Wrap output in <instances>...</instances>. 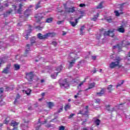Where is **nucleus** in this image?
Instances as JSON below:
<instances>
[{
    "label": "nucleus",
    "mask_w": 130,
    "mask_h": 130,
    "mask_svg": "<svg viewBox=\"0 0 130 130\" xmlns=\"http://www.w3.org/2000/svg\"><path fill=\"white\" fill-rule=\"evenodd\" d=\"M54 36H55V33L54 32H49L46 34L45 35H42L40 33L38 34V38L41 40L43 39H47L48 37H54Z\"/></svg>",
    "instance_id": "f257e3e1"
},
{
    "label": "nucleus",
    "mask_w": 130,
    "mask_h": 130,
    "mask_svg": "<svg viewBox=\"0 0 130 130\" xmlns=\"http://www.w3.org/2000/svg\"><path fill=\"white\" fill-rule=\"evenodd\" d=\"M115 60H117V61L112 62L110 64L109 68L110 69H114V68L118 67L119 64V62L120 61V60H121V58H120V57H116Z\"/></svg>",
    "instance_id": "f03ea898"
},
{
    "label": "nucleus",
    "mask_w": 130,
    "mask_h": 130,
    "mask_svg": "<svg viewBox=\"0 0 130 130\" xmlns=\"http://www.w3.org/2000/svg\"><path fill=\"white\" fill-rule=\"evenodd\" d=\"M125 45H129V43L126 42L125 41H123L122 42V44L121 45V46H120L119 45H117L116 46H114L113 48L114 49H115V48H116L117 50H118L119 52H120V51H121L122 46H125Z\"/></svg>",
    "instance_id": "7ed1b4c3"
},
{
    "label": "nucleus",
    "mask_w": 130,
    "mask_h": 130,
    "mask_svg": "<svg viewBox=\"0 0 130 130\" xmlns=\"http://www.w3.org/2000/svg\"><path fill=\"white\" fill-rule=\"evenodd\" d=\"M60 87L64 89H69L70 88V83L68 82L67 79H64L62 83H60Z\"/></svg>",
    "instance_id": "20e7f679"
},
{
    "label": "nucleus",
    "mask_w": 130,
    "mask_h": 130,
    "mask_svg": "<svg viewBox=\"0 0 130 130\" xmlns=\"http://www.w3.org/2000/svg\"><path fill=\"white\" fill-rule=\"evenodd\" d=\"M22 7H23L22 4H20L18 6L13 5V8L14 9V11H15L17 14H21V13H22Z\"/></svg>",
    "instance_id": "39448f33"
},
{
    "label": "nucleus",
    "mask_w": 130,
    "mask_h": 130,
    "mask_svg": "<svg viewBox=\"0 0 130 130\" xmlns=\"http://www.w3.org/2000/svg\"><path fill=\"white\" fill-rule=\"evenodd\" d=\"M115 29L109 30L108 31H105L104 36L105 37L106 36H110V37H113L114 36V32Z\"/></svg>",
    "instance_id": "423d86ee"
},
{
    "label": "nucleus",
    "mask_w": 130,
    "mask_h": 130,
    "mask_svg": "<svg viewBox=\"0 0 130 130\" xmlns=\"http://www.w3.org/2000/svg\"><path fill=\"white\" fill-rule=\"evenodd\" d=\"M61 70H62V66H59L56 69V71H57V72H55L54 74L51 75V78H52V79H56V77H57V74H58V73H60V71H61Z\"/></svg>",
    "instance_id": "0eeeda50"
},
{
    "label": "nucleus",
    "mask_w": 130,
    "mask_h": 130,
    "mask_svg": "<svg viewBox=\"0 0 130 130\" xmlns=\"http://www.w3.org/2000/svg\"><path fill=\"white\" fill-rule=\"evenodd\" d=\"M31 44H27L26 47V50H25V54H27V53H29V51H30V47H31V46L33 43H35V39L32 38L30 40Z\"/></svg>",
    "instance_id": "6e6552de"
},
{
    "label": "nucleus",
    "mask_w": 130,
    "mask_h": 130,
    "mask_svg": "<svg viewBox=\"0 0 130 130\" xmlns=\"http://www.w3.org/2000/svg\"><path fill=\"white\" fill-rule=\"evenodd\" d=\"M63 6L65 9V12L66 13H74V12L75 11V7L69 8L67 7V4H64Z\"/></svg>",
    "instance_id": "1a4fd4ad"
},
{
    "label": "nucleus",
    "mask_w": 130,
    "mask_h": 130,
    "mask_svg": "<svg viewBox=\"0 0 130 130\" xmlns=\"http://www.w3.org/2000/svg\"><path fill=\"white\" fill-rule=\"evenodd\" d=\"M34 77V72H30L28 73H26V77L28 81H32V79Z\"/></svg>",
    "instance_id": "9d476101"
},
{
    "label": "nucleus",
    "mask_w": 130,
    "mask_h": 130,
    "mask_svg": "<svg viewBox=\"0 0 130 130\" xmlns=\"http://www.w3.org/2000/svg\"><path fill=\"white\" fill-rule=\"evenodd\" d=\"M44 123H46V121H44V122L40 123V120L38 121V122L35 125V127H36V130L39 129V127L41 126L42 124H44Z\"/></svg>",
    "instance_id": "9b49d317"
},
{
    "label": "nucleus",
    "mask_w": 130,
    "mask_h": 130,
    "mask_svg": "<svg viewBox=\"0 0 130 130\" xmlns=\"http://www.w3.org/2000/svg\"><path fill=\"white\" fill-rule=\"evenodd\" d=\"M82 17H83V15H81L78 18L76 19H75V22H74V21H70V24L72 25V26L73 27H75V26H76L77 25V24H78V20H80V19H81V18H82Z\"/></svg>",
    "instance_id": "f8f14e48"
},
{
    "label": "nucleus",
    "mask_w": 130,
    "mask_h": 130,
    "mask_svg": "<svg viewBox=\"0 0 130 130\" xmlns=\"http://www.w3.org/2000/svg\"><path fill=\"white\" fill-rule=\"evenodd\" d=\"M28 122H29L28 121H24L25 124H21L22 129L25 130V129H27V128H28Z\"/></svg>",
    "instance_id": "ddd939ff"
},
{
    "label": "nucleus",
    "mask_w": 130,
    "mask_h": 130,
    "mask_svg": "<svg viewBox=\"0 0 130 130\" xmlns=\"http://www.w3.org/2000/svg\"><path fill=\"white\" fill-rule=\"evenodd\" d=\"M31 9H27L25 12H24V16L26 18L29 17V16H30V15H31Z\"/></svg>",
    "instance_id": "4468645a"
},
{
    "label": "nucleus",
    "mask_w": 130,
    "mask_h": 130,
    "mask_svg": "<svg viewBox=\"0 0 130 130\" xmlns=\"http://www.w3.org/2000/svg\"><path fill=\"white\" fill-rule=\"evenodd\" d=\"M30 33H31V29H28L27 30H26L25 32L23 34V35L26 39H28V36L30 35Z\"/></svg>",
    "instance_id": "2eb2a0df"
},
{
    "label": "nucleus",
    "mask_w": 130,
    "mask_h": 130,
    "mask_svg": "<svg viewBox=\"0 0 130 130\" xmlns=\"http://www.w3.org/2000/svg\"><path fill=\"white\" fill-rule=\"evenodd\" d=\"M35 18L36 19H38L39 21H40L43 18V15L41 13H38L35 15Z\"/></svg>",
    "instance_id": "dca6fc26"
},
{
    "label": "nucleus",
    "mask_w": 130,
    "mask_h": 130,
    "mask_svg": "<svg viewBox=\"0 0 130 130\" xmlns=\"http://www.w3.org/2000/svg\"><path fill=\"white\" fill-rule=\"evenodd\" d=\"M78 114H83V115H87L88 114V106L85 107V113H83L82 111H80L79 113Z\"/></svg>",
    "instance_id": "f3484780"
},
{
    "label": "nucleus",
    "mask_w": 130,
    "mask_h": 130,
    "mask_svg": "<svg viewBox=\"0 0 130 130\" xmlns=\"http://www.w3.org/2000/svg\"><path fill=\"white\" fill-rule=\"evenodd\" d=\"M117 31H118V32H119L120 33H124L125 30L124 28L122 27V26H121L117 29Z\"/></svg>",
    "instance_id": "a211bd4d"
},
{
    "label": "nucleus",
    "mask_w": 130,
    "mask_h": 130,
    "mask_svg": "<svg viewBox=\"0 0 130 130\" xmlns=\"http://www.w3.org/2000/svg\"><path fill=\"white\" fill-rule=\"evenodd\" d=\"M106 109L109 111H116V110H115V109H114V108H110V106L109 105L106 106Z\"/></svg>",
    "instance_id": "6ab92c4d"
},
{
    "label": "nucleus",
    "mask_w": 130,
    "mask_h": 130,
    "mask_svg": "<svg viewBox=\"0 0 130 130\" xmlns=\"http://www.w3.org/2000/svg\"><path fill=\"white\" fill-rule=\"evenodd\" d=\"M10 70V67H7L6 68L4 69L2 73L3 74H9V70Z\"/></svg>",
    "instance_id": "aec40b11"
},
{
    "label": "nucleus",
    "mask_w": 130,
    "mask_h": 130,
    "mask_svg": "<svg viewBox=\"0 0 130 130\" xmlns=\"http://www.w3.org/2000/svg\"><path fill=\"white\" fill-rule=\"evenodd\" d=\"M98 17H99V14L97 13L96 15H94L93 17L91 19L92 21H97V19H98Z\"/></svg>",
    "instance_id": "412c9836"
},
{
    "label": "nucleus",
    "mask_w": 130,
    "mask_h": 130,
    "mask_svg": "<svg viewBox=\"0 0 130 130\" xmlns=\"http://www.w3.org/2000/svg\"><path fill=\"white\" fill-rule=\"evenodd\" d=\"M18 124H19V123L15 121H12L10 125L12 126H16L17 125H18Z\"/></svg>",
    "instance_id": "4be33fe9"
},
{
    "label": "nucleus",
    "mask_w": 130,
    "mask_h": 130,
    "mask_svg": "<svg viewBox=\"0 0 130 130\" xmlns=\"http://www.w3.org/2000/svg\"><path fill=\"white\" fill-rule=\"evenodd\" d=\"M94 123H95L96 125H99V124H100L101 121L99 120V119L94 118Z\"/></svg>",
    "instance_id": "5701e85b"
},
{
    "label": "nucleus",
    "mask_w": 130,
    "mask_h": 130,
    "mask_svg": "<svg viewBox=\"0 0 130 130\" xmlns=\"http://www.w3.org/2000/svg\"><path fill=\"white\" fill-rule=\"evenodd\" d=\"M14 67L15 71H19V70H20V65L18 64H15Z\"/></svg>",
    "instance_id": "b1692460"
},
{
    "label": "nucleus",
    "mask_w": 130,
    "mask_h": 130,
    "mask_svg": "<svg viewBox=\"0 0 130 130\" xmlns=\"http://www.w3.org/2000/svg\"><path fill=\"white\" fill-rule=\"evenodd\" d=\"M75 60H76L75 59L72 60V61L70 62L69 68H72V67H73V66H74Z\"/></svg>",
    "instance_id": "393cba45"
},
{
    "label": "nucleus",
    "mask_w": 130,
    "mask_h": 130,
    "mask_svg": "<svg viewBox=\"0 0 130 130\" xmlns=\"http://www.w3.org/2000/svg\"><path fill=\"white\" fill-rule=\"evenodd\" d=\"M47 104L48 105L49 108H52V107L54 106V105L53 104V103L51 102L47 103Z\"/></svg>",
    "instance_id": "a878e982"
},
{
    "label": "nucleus",
    "mask_w": 130,
    "mask_h": 130,
    "mask_svg": "<svg viewBox=\"0 0 130 130\" xmlns=\"http://www.w3.org/2000/svg\"><path fill=\"white\" fill-rule=\"evenodd\" d=\"M103 2L100 3V4L96 7V9H102V8H103Z\"/></svg>",
    "instance_id": "bb28decb"
},
{
    "label": "nucleus",
    "mask_w": 130,
    "mask_h": 130,
    "mask_svg": "<svg viewBox=\"0 0 130 130\" xmlns=\"http://www.w3.org/2000/svg\"><path fill=\"white\" fill-rule=\"evenodd\" d=\"M23 93L25 92L27 95H29L30 94V93H31V90L30 89H28L27 90H23Z\"/></svg>",
    "instance_id": "cd10ccee"
},
{
    "label": "nucleus",
    "mask_w": 130,
    "mask_h": 130,
    "mask_svg": "<svg viewBox=\"0 0 130 130\" xmlns=\"http://www.w3.org/2000/svg\"><path fill=\"white\" fill-rule=\"evenodd\" d=\"M104 94V90L102 89L101 92H98L97 95L98 96H102Z\"/></svg>",
    "instance_id": "c85d7f7f"
},
{
    "label": "nucleus",
    "mask_w": 130,
    "mask_h": 130,
    "mask_svg": "<svg viewBox=\"0 0 130 130\" xmlns=\"http://www.w3.org/2000/svg\"><path fill=\"white\" fill-rule=\"evenodd\" d=\"M84 29H85V26L83 25L81 26L80 28V34L81 35H83L84 34V32H83Z\"/></svg>",
    "instance_id": "c756f323"
},
{
    "label": "nucleus",
    "mask_w": 130,
    "mask_h": 130,
    "mask_svg": "<svg viewBox=\"0 0 130 130\" xmlns=\"http://www.w3.org/2000/svg\"><path fill=\"white\" fill-rule=\"evenodd\" d=\"M71 108V105L70 104H68L66 105L64 107L65 110H68V109H70Z\"/></svg>",
    "instance_id": "7c9ffc66"
},
{
    "label": "nucleus",
    "mask_w": 130,
    "mask_h": 130,
    "mask_svg": "<svg viewBox=\"0 0 130 130\" xmlns=\"http://www.w3.org/2000/svg\"><path fill=\"white\" fill-rule=\"evenodd\" d=\"M123 80H121L120 81V83H118V84L116 86V88H118V87H120V86H121V85H122V84H123Z\"/></svg>",
    "instance_id": "2f4dec72"
},
{
    "label": "nucleus",
    "mask_w": 130,
    "mask_h": 130,
    "mask_svg": "<svg viewBox=\"0 0 130 130\" xmlns=\"http://www.w3.org/2000/svg\"><path fill=\"white\" fill-rule=\"evenodd\" d=\"M12 12H13V10H12V9H10V10L7 12L6 14H4V17H7V15H10V14H11Z\"/></svg>",
    "instance_id": "473e14b6"
},
{
    "label": "nucleus",
    "mask_w": 130,
    "mask_h": 130,
    "mask_svg": "<svg viewBox=\"0 0 130 130\" xmlns=\"http://www.w3.org/2000/svg\"><path fill=\"white\" fill-rule=\"evenodd\" d=\"M94 86H95L94 83H90L89 84V89H92V88H94Z\"/></svg>",
    "instance_id": "72a5a7b5"
},
{
    "label": "nucleus",
    "mask_w": 130,
    "mask_h": 130,
    "mask_svg": "<svg viewBox=\"0 0 130 130\" xmlns=\"http://www.w3.org/2000/svg\"><path fill=\"white\" fill-rule=\"evenodd\" d=\"M52 18H49L48 19H47L46 20V22L47 23H51V22H52Z\"/></svg>",
    "instance_id": "f704fd0d"
},
{
    "label": "nucleus",
    "mask_w": 130,
    "mask_h": 130,
    "mask_svg": "<svg viewBox=\"0 0 130 130\" xmlns=\"http://www.w3.org/2000/svg\"><path fill=\"white\" fill-rule=\"evenodd\" d=\"M114 13L115 14V15L117 16V17H119V15H120V14H122V13H120L118 12L117 11H114Z\"/></svg>",
    "instance_id": "c9c22d12"
},
{
    "label": "nucleus",
    "mask_w": 130,
    "mask_h": 130,
    "mask_svg": "<svg viewBox=\"0 0 130 130\" xmlns=\"http://www.w3.org/2000/svg\"><path fill=\"white\" fill-rule=\"evenodd\" d=\"M5 105V103L3 102V98L0 96V105Z\"/></svg>",
    "instance_id": "e433bc0d"
},
{
    "label": "nucleus",
    "mask_w": 130,
    "mask_h": 130,
    "mask_svg": "<svg viewBox=\"0 0 130 130\" xmlns=\"http://www.w3.org/2000/svg\"><path fill=\"white\" fill-rule=\"evenodd\" d=\"M106 19L109 23H111L112 22V19L111 18H107Z\"/></svg>",
    "instance_id": "4c0bfd02"
},
{
    "label": "nucleus",
    "mask_w": 130,
    "mask_h": 130,
    "mask_svg": "<svg viewBox=\"0 0 130 130\" xmlns=\"http://www.w3.org/2000/svg\"><path fill=\"white\" fill-rule=\"evenodd\" d=\"M41 6H40V2H39L38 3V5H36V10H37L38 9H39Z\"/></svg>",
    "instance_id": "58836bf2"
},
{
    "label": "nucleus",
    "mask_w": 130,
    "mask_h": 130,
    "mask_svg": "<svg viewBox=\"0 0 130 130\" xmlns=\"http://www.w3.org/2000/svg\"><path fill=\"white\" fill-rule=\"evenodd\" d=\"M19 98H20V95L17 94V95L16 96V99H15V101H14V104H16L17 103V100H18V99H19Z\"/></svg>",
    "instance_id": "ea45409f"
},
{
    "label": "nucleus",
    "mask_w": 130,
    "mask_h": 130,
    "mask_svg": "<svg viewBox=\"0 0 130 130\" xmlns=\"http://www.w3.org/2000/svg\"><path fill=\"white\" fill-rule=\"evenodd\" d=\"M73 116H75V114H71L70 116L68 117V118L69 119H71V118H73Z\"/></svg>",
    "instance_id": "a19ab883"
},
{
    "label": "nucleus",
    "mask_w": 130,
    "mask_h": 130,
    "mask_svg": "<svg viewBox=\"0 0 130 130\" xmlns=\"http://www.w3.org/2000/svg\"><path fill=\"white\" fill-rule=\"evenodd\" d=\"M9 122H10V121H9V120H8V118H6V119H5V120L4 121V123H5V124H8V123H9Z\"/></svg>",
    "instance_id": "79ce46f5"
},
{
    "label": "nucleus",
    "mask_w": 130,
    "mask_h": 130,
    "mask_svg": "<svg viewBox=\"0 0 130 130\" xmlns=\"http://www.w3.org/2000/svg\"><path fill=\"white\" fill-rule=\"evenodd\" d=\"M85 82H86V79H85L84 81H82L81 83L79 84L78 88H80V87H81V86H82V85H83V84H84Z\"/></svg>",
    "instance_id": "37998d69"
},
{
    "label": "nucleus",
    "mask_w": 130,
    "mask_h": 130,
    "mask_svg": "<svg viewBox=\"0 0 130 130\" xmlns=\"http://www.w3.org/2000/svg\"><path fill=\"white\" fill-rule=\"evenodd\" d=\"M111 88H112V85H110L108 87V90L110 92L111 91Z\"/></svg>",
    "instance_id": "c03bdc74"
},
{
    "label": "nucleus",
    "mask_w": 130,
    "mask_h": 130,
    "mask_svg": "<svg viewBox=\"0 0 130 130\" xmlns=\"http://www.w3.org/2000/svg\"><path fill=\"white\" fill-rule=\"evenodd\" d=\"M123 5H124V3L122 4H119L118 7V8H120V9H122V7H123Z\"/></svg>",
    "instance_id": "a18cd8bd"
},
{
    "label": "nucleus",
    "mask_w": 130,
    "mask_h": 130,
    "mask_svg": "<svg viewBox=\"0 0 130 130\" xmlns=\"http://www.w3.org/2000/svg\"><path fill=\"white\" fill-rule=\"evenodd\" d=\"M36 29H38V30H42V29H43V27L40 26H36Z\"/></svg>",
    "instance_id": "49530a36"
},
{
    "label": "nucleus",
    "mask_w": 130,
    "mask_h": 130,
    "mask_svg": "<svg viewBox=\"0 0 130 130\" xmlns=\"http://www.w3.org/2000/svg\"><path fill=\"white\" fill-rule=\"evenodd\" d=\"M59 130H64V126H60L59 127Z\"/></svg>",
    "instance_id": "de8ad7c7"
},
{
    "label": "nucleus",
    "mask_w": 130,
    "mask_h": 130,
    "mask_svg": "<svg viewBox=\"0 0 130 130\" xmlns=\"http://www.w3.org/2000/svg\"><path fill=\"white\" fill-rule=\"evenodd\" d=\"M79 6L81 8H84V7H86V5H85L84 4H80Z\"/></svg>",
    "instance_id": "09e8293b"
},
{
    "label": "nucleus",
    "mask_w": 130,
    "mask_h": 130,
    "mask_svg": "<svg viewBox=\"0 0 130 130\" xmlns=\"http://www.w3.org/2000/svg\"><path fill=\"white\" fill-rule=\"evenodd\" d=\"M4 6L5 7H9V3L8 2H5L4 4Z\"/></svg>",
    "instance_id": "8fccbe9b"
},
{
    "label": "nucleus",
    "mask_w": 130,
    "mask_h": 130,
    "mask_svg": "<svg viewBox=\"0 0 130 130\" xmlns=\"http://www.w3.org/2000/svg\"><path fill=\"white\" fill-rule=\"evenodd\" d=\"M52 44L53 45H54V46H56L57 43H56V42L53 41V42H52Z\"/></svg>",
    "instance_id": "3c124183"
},
{
    "label": "nucleus",
    "mask_w": 130,
    "mask_h": 130,
    "mask_svg": "<svg viewBox=\"0 0 130 130\" xmlns=\"http://www.w3.org/2000/svg\"><path fill=\"white\" fill-rule=\"evenodd\" d=\"M100 99H96V100H95V103H100Z\"/></svg>",
    "instance_id": "603ef678"
},
{
    "label": "nucleus",
    "mask_w": 130,
    "mask_h": 130,
    "mask_svg": "<svg viewBox=\"0 0 130 130\" xmlns=\"http://www.w3.org/2000/svg\"><path fill=\"white\" fill-rule=\"evenodd\" d=\"M3 60H4V59H0V67L1 66H2V63H4V62Z\"/></svg>",
    "instance_id": "864d4df0"
},
{
    "label": "nucleus",
    "mask_w": 130,
    "mask_h": 130,
    "mask_svg": "<svg viewBox=\"0 0 130 130\" xmlns=\"http://www.w3.org/2000/svg\"><path fill=\"white\" fill-rule=\"evenodd\" d=\"M62 23V21H58L57 22V24L58 25H60V24H61Z\"/></svg>",
    "instance_id": "5fc2aeb1"
},
{
    "label": "nucleus",
    "mask_w": 130,
    "mask_h": 130,
    "mask_svg": "<svg viewBox=\"0 0 130 130\" xmlns=\"http://www.w3.org/2000/svg\"><path fill=\"white\" fill-rule=\"evenodd\" d=\"M96 72V69H94L93 71H91V73H92V74H95Z\"/></svg>",
    "instance_id": "6e6d98bb"
},
{
    "label": "nucleus",
    "mask_w": 130,
    "mask_h": 130,
    "mask_svg": "<svg viewBox=\"0 0 130 130\" xmlns=\"http://www.w3.org/2000/svg\"><path fill=\"white\" fill-rule=\"evenodd\" d=\"M61 111H62V108H60L58 111V112L59 113L60 112H61Z\"/></svg>",
    "instance_id": "4d7b16f0"
},
{
    "label": "nucleus",
    "mask_w": 130,
    "mask_h": 130,
    "mask_svg": "<svg viewBox=\"0 0 130 130\" xmlns=\"http://www.w3.org/2000/svg\"><path fill=\"white\" fill-rule=\"evenodd\" d=\"M4 92V89L3 88H0V93H3Z\"/></svg>",
    "instance_id": "13d9d810"
},
{
    "label": "nucleus",
    "mask_w": 130,
    "mask_h": 130,
    "mask_svg": "<svg viewBox=\"0 0 130 130\" xmlns=\"http://www.w3.org/2000/svg\"><path fill=\"white\" fill-rule=\"evenodd\" d=\"M97 57L96 56H92V58L93 59V60H95V59H96V58Z\"/></svg>",
    "instance_id": "bf43d9fd"
},
{
    "label": "nucleus",
    "mask_w": 130,
    "mask_h": 130,
    "mask_svg": "<svg viewBox=\"0 0 130 130\" xmlns=\"http://www.w3.org/2000/svg\"><path fill=\"white\" fill-rule=\"evenodd\" d=\"M67 35V32H65V31H63L62 35H63V36H64V35Z\"/></svg>",
    "instance_id": "052dcab7"
},
{
    "label": "nucleus",
    "mask_w": 130,
    "mask_h": 130,
    "mask_svg": "<svg viewBox=\"0 0 130 130\" xmlns=\"http://www.w3.org/2000/svg\"><path fill=\"white\" fill-rule=\"evenodd\" d=\"M2 43L0 42V48H2L3 46H2Z\"/></svg>",
    "instance_id": "680f3d73"
},
{
    "label": "nucleus",
    "mask_w": 130,
    "mask_h": 130,
    "mask_svg": "<svg viewBox=\"0 0 130 130\" xmlns=\"http://www.w3.org/2000/svg\"><path fill=\"white\" fill-rule=\"evenodd\" d=\"M100 37H101V36L100 35L99 37H96L97 39H100Z\"/></svg>",
    "instance_id": "e2e57ef3"
},
{
    "label": "nucleus",
    "mask_w": 130,
    "mask_h": 130,
    "mask_svg": "<svg viewBox=\"0 0 130 130\" xmlns=\"http://www.w3.org/2000/svg\"><path fill=\"white\" fill-rule=\"evenodd\" d=\"M41 83H44V80L42 79L41 81Z\"/></svg>",
    "instance_id": "0e129e2a"
},
{
    "label": "nucleus",
    "mask_w": 130,
    "mask_h": 130,
    "mask_svg": "<svg viewBox=\"0 0 130 130\" xmlns=\"http://www.w3.org/2000/svg\"><path fill=\"white\" fill-rule=\"evenodd\" d=\"M44 95H45V93H42V96H44Z\"/></svg>",
    "instance_id": "69168bd1"
},
{
    "label": "nucleus",
    "mask_w": 130,
    "mask_h": 130,
    "mask_svg": "<svg viewBox=\"0 0 130 130\" xmlns=\"http://www.w3.org/2000/svg\"><path fill=\"white\" fill-rule=\"evenodd\" d=\"M83 130H88V128H83Z\"/></svg>",
    "instance_id": "338daca9"
},
{
    "label": "nucleus",
    "mask_w": 130,
    "mask_h": 130,
    "mask_svg": "<svg viewBox=\"0 0 130 130\" xmlns=\"http://www.w3.org/2000/svg\"><path fill=\"white\" fill-rule=\"evenodd\" d=\"M113 55H113L111 56V58H114Z\"/></svg>",
    "instance_id": "774afa93"
}]
</instances>
